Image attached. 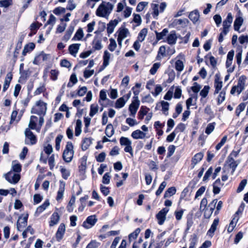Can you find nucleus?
<instances>
[{
	"label": "nucleus",
	"instance_id": "obj_39",
	"mask_svg": "<svg viewBox=\"0 0 248 248\" xmlns=\"http://www.w3.org/2000/svg\"><path fill=\"white\" fill-rule=\"evenodd\" d=\"M76 200V197L75 196H72L69 203L67 206V210L68 212H71L73 210V206L74 205Z\"/></svg>",
	"mask_w": 248,
	"mask_h": 248
},
{
	"label": "nucleus",
	"instance_id": "obj_22",
	"mask_svg": "<svg viewBox=\"0 0 248 248\" xmlns=\"http://www.w3.org/2000/svg\"><path fill=\"white\" fill-rule=\"evenodd\" d=\"M129 33V32L127 29L122 27L119 30V34L118 38L124 40L127 36Z\"/></svg>",
	"mask_w": 248,
	"mask_h": 248
},
{
	"label": "nucleus",
	"instance_id": "obj_11",
	"mask_svg": "<svg viewBox=\"0 0 248 248\" xmlns=\"http://www.w3.org/2000/svg\"><path fill=\"white\" fill-rule=\"evenodd\" d=\"M140 101L139 100H134L130 105L129 110L130 112V115L134 117L139 107Z\"/></svg>",
	"mask_w": 248,
	"mask_h": 248
},
{
	"label": "nucleus",
	"instance_id": "obj_20",
	"mask_svg": "<svg viewBox=\"0 0 248 248\" xmlns=\"http://www.w3.org/2000/svg\"><path fill=\"white\" fill-rule=\"evenodd\" d=\"M65 182L63 181H60V185L59 189L57 193V196L56 199L57 200L59 201L60 200H61L62 199L63 195V192L64 191L65 188Z\"/></svg>",
	"mask_w": 248,
	"mask_h": 248
},
{
	"label": "nucleus",
	"instance_id": "obj_34",
	"mask_svg": "<svg viewBox=\"0 0 248 248\" xmlns=\"http://www.w3.org/2000/svg\"><path fill=\"white\" fill-rule=\"evenodd\" d=\"M110 55L111 54L107 50L105 51L103 56V65L104 67H106L109 64Z\"/></svg>",
	"mask_w": 248,
	"mask_h": 248
},
{
	"label": "nucleus",
	"instance_id": "obj_51",
	"mask_svg": "<svg viewBox=\"0 0 248 248\" xmlns=\"http://www.w3.org/2000/svg\"><path fill=\"white\" fill-rule=\"evenodd\" d=\"M120 142L121 145L128 146L131 145V141L127 138L122 137L120 138Z\"/></svg>",
	"mask_w": 248,
	"mask_h": 248
},
{
	"label": "nucleus",
	"instance_id": "obj_42",
	"mask_svg": "<svg viewBox=\"0 0 248 248\" xmlns=\"http://www.w3.org/2000/svg\"><path fill=\"white\" fill-rule=\"evenodd\" d=\"M168 32V30L167 29H164L161 32L156 31V39L158 41L163 39V37L166 36Z\"/></svg>",
	"mask_w": 248,
	"mask_h": 248
},
{
	"label": "nucleus",
	"instance_id": "obj_38",
	"mask_svg": "<svg viewBox=\"0 0 248 248\" xmlns=\"http://www.w3.org/2000/svg\"><path fill=\"white\" fill-rule=\"evenodd\" d=\"M167 7V4L165 2L161 3L159 5V9H158V5L156 4V17L158 16L159 12L162 13L164 12Z\"/></svg>",
	"mask_w": 248,
	"mask_h": 248
},
{
	"label": "nucleus",
	"instance_id": "obj_33",
	"mask_svg": "<svg viewBox=\"0 0 248 248\" xmlns=\"http://www.w3.org/2000/svg\"><path fill=\"white\" fill-rule=\"evenodd\" d=\"M160 104L162 107V111L163 113L165 115H167L168 114V111L169 109V103L168 102L162 101H161Z\"/></svg>",
	"mask_w": 248,
	"mask_h": 248
},
{
	"label": "nucleus",
	"instance_id": "obj_36",
	"mask_svg": "<svg viewBox=\"0 0 248 248\" xmlns=\"http://www.w3.org/2000/svg\"><path fill=\"white\" fill-rule=\"evenodd\" d=\"M147 33V30L145 28L142 29L139 34L137 40L140 42L144 41Z\"/></svg>",
	"mask_w": 248,
	"mask_h": 248
},
{
	"label": "nucleus",
	"instance_id": "obj_15",
	"mask_svg": "<svg viewBox=\"0 0 248 248\" xmlns=\"http://www.w3.org/2000/svg\"><path fill=\"white\" fill-rule=\"evenodd\" d=\"M218 222H219V219L218 218H215L212 224L210 229L207 232V235H208L210 237H212L213 236L214 232L217 229V226L218 224Z\"/></svg>",
	"mask_w": 248,
	"mask_h": 248
},
{
	"label": "nucleus",
	"instance_id": "obj_50",
	"mask_svg": "<svg viewBox=\"0 0 248 248\" xmlns=\"http://www.w3.org/2000/svg\"><path fill=\"white\" fill-rule=\"evenodd\" d=\"M62 135H59L55 139V148L57 151H59L60 149V143L62 140Z\"/></svg>",
	"mask_w": 248,
	"mask_h": 248
},
{
	"label": "nucleus",
	"instance_id": "obj_18",
	"mask_svg": "<svg viewBox=\"0 0 248 248\" xmlns=\"http://www.w3.org/2000/svg\"><path fill=\"white\" fill-rule=\"evenodd\" d=\"M214 86L215 88V94L218 93L222 87V82L219 80V78L217 75H216Z\"/></svg>",
	"mask_w": 248,
	"mask_h": 248
},
{
	"label": "nucleus",
	"instance_id": "obj_37",
	"mask_svg": "<svg viewBox=\"0 0 248 248\" xmlns=\"http://www.w3.org/2000/svg\"><path fill=\"white\" fill-rule=\"evenodd\" d=\"M12 171H14V172L18 173L21 171V166L19 163H17L16 161H14L12 162Z\"/></svg>",
	"mask_w": 248,
	"mask_h": 248
},
{
	"label": "nucleus",
	"instance_id": "obj_1",
	"mask_svg": "<svg viewBox=\"0 0 248 248\" xmlns=\"http://www.w3.org/2000/svg\"><path fill=\"white\" fill-rule=\"evenodd\" d=\"M114 5L110 2L103 1L98 7L96 14L98 16L106 17L109 15Z\"/></svg>",
	"mask_w": 248,
	"mask_h": 248
},
{
	"label": "nucleus",
	"instance_id": "obj_16",
	"mask_svg": "<svg viewBox=\"0 0 248 248\" xmlns=\"http://www.w3.org/2000/svg\"><path fill=\"white\" fill-rule=\"evenodd\" d=\"M65 231V225L61 223L59 227L58 231L56 234V237L58 241L61 240L63 237Z\"/></svg>",
	"mask_w": 248,
	"mask_h": 248
},
{
	"label": "nucleus",
	"instance_id": "obj_47",
	"mask_svg": "<svg viewBox=\"0 0 248 248\" xmlns=\"http://www.w3.org/2000/svg\"><path fill=\"white\" fill-rule=\"evenodd\" d=\"M246 105L244 103H240L235 109V114L236 116H239L240 113L243 111L245 108Z\"/></svg>",
	"mask_w": 248,
	"mask_h": 248
},
{
	"label": "nucleus",
	"instance_id": "obj_26",
	"mask_svg": "<svg viewBox=\"0 0 248 248\" xmlns=\"http://www.w3.org/2000/svg\"><path fill=\"white\" fill-rule=\"evenodd\" d=\"M92 139L89 138L83 139L81 145V148L83 151L86 150L92 143Z\"/></svg>",
	"mask_w": 248,
	"mask_h": 248
},
{
	"label": "nucleus",
	"instance_id": "obj_5",
	"mask_svg": "<svg viewBox=\"0 0 248 248\" xmlns=\"http://www.w3.org/2000/svg\"><path fill=\"white\" fill-rule=\"evenodd\" d=\"M5 179L11 184H16L20 179V175L11 170L5 174Z\"/></svg>",
	"mask_w": 248,
	"mask_h": 248
},
{
	"label": "nucleus",
	"instance_id": "obj_59",
	"mask_svg": "<svg viewBox=\"0 0 248 248\" xmlns=\"http://www.w3.org/2000/svg\"><path fill=\"white\" fill-rule=\"evenodd\" d=\"M247 183V180L246 179H243L242 180L241 182L240 183L239 186L237 189V192L239 193L241 192L246 186Z\"/></svg>",
	"mask_w": 248,
	"mask_h": 248
},
{
	"label": "nucleus",
	"instance_id": "obj_54",
	"mask_svg": "<svg viewBox=\"0 0 248 248\" xmlns=\"http://www.w3.org/2000/svg\"><path fill=\"white\" fill-rule=\"evenodd\" d=\"M13 75L11 72L8 73L5 79L3 85L9 87L11 81L12 79Z\"/></svg>",
	"mask_w": 248,
	"mask_h": 248
},
{
	"label": "nucleus",
	"instance_id": "obj_10",
	"mask_svg": "<svg viewBox=\"0 0 248 248\" xmlns=\"http://www.w3.org/2000/svg\"><path fill=\"white\" fill-rule=\"evenodd\" d=\"M99 104L103 107H107L110 100L107 97L106 92L104 90L100 92L99 94Z\"/></svg>",
	"mask_w": 248,
	"mask_h": 248
},
{
	"label": "nucleus",
	"instance_id": "obj_7",
	"mask_svg": "<svg viewBox=\"0 0 248 248\" xmlns=\"http://www.w3.org/2000/svg\"><path fill=\"white\" fill-rule=\"evenodd\" d=\"M169 209L165 207L163 208L162 210H161L157 215H156V218L158 220V223L159 225H162L166 218V215L169 212Z\"/></svg>",
	"mask_w": 248,
	"mask_h": 248
},
{
	"label": "nucleus",
	"instance_id": "obj_61",
	"mask_svg": "<svg viewBox=\"0 0 248 248\" xmlns=\"http://www.w3.org/2000/svg\"><path fill=\"white\" fill-rule=\"evenodd\" d=\"M207 200L206 198H203L201 202L200 207V210L201 211H203L205 209L207 208Z\"/></svg>",
	"mask_w": 248,
	"mask_h": 248
},
{
	"label": "nucleus",
	"instance_id": "obj_6",
	"mask_svg": "<svg viewBox=\"0 0 248 248\" xmlns=\"http://www.w3.org/2000/svg\"><path fill=\"white\" fill-rule=\"evenodd\" d=\"M189 21L186 18L175 19L170 24V26L173 28H185L187 26Z\"/></svg>",
	"mask_w": 248,
	"mask_h": 248
},
{
	"label": "nucleus",
	"instance_id": "obj_27",
	"mask_svg": "<svg viewBox=\"0 0 248 248\" xmlns=\"http://www.w3.org/2000/svg\"><path fill=\"white\" fill-rule=\"evenodd\" d=\"M199 14L197 10L191 12L189 15V19L194 23H196L199 18Z\"/></svg>",
	"mask_w": 248,
	"mask_h": 248
},
{
	"label": "nucleus",
	"instance_id": "obj_43",
	"mask_svg": "<svg viewBox=\"0 0 248 248\" xmlns=\"http://www.w3.org/2000/svg\"><path fill=\"white\" fill-rule=\"evenodd\" d=\"M37 121V117L35 116H31L29 124V126L32 129L36 127V122Z\"/></svg>",
	"mask_w": 248,
	"mask_h": 248
},
{
	"label": "nucleus",
	"instance_id": "obj_46",
	"mask_svg": "<svg viewBox=\"0 0 248 248\" xmlns=\"http://www.w3.org/2000/svg\"><path fill=\"white\" fill-rule=\"evenodd\" d=\"M175 69L179 72L182 71L184 69V64L183 62L180 60H178L175 63Z\"/></svg>",
	"mask_w": 248,
	"mask_h": 248
},
{
	"label": "nucleus",
	"instance_id": "obj_45",
	"mask_svg": "<svg viewBox=\"0 0 248 248\" xmlns=\"http://www.w3.org/2000/svg\"><path fill=\"white\" fill-rule=\"evenodd\" d=\"M98 106L97 105L92 104L91 106L90 116L93 117L96 113L98 112Z\"/></svg>",
	"mask_w": 248,
	"mask_h": 248
},
{
	"label": "nucleus",
	"instance_id": "obj_48",
	"mask_svg": "<svg viewBox=\"0 0 248 248\" xmlns=\"http://www.w3.org/2000/svg\"><path fill=\"white\" fill-rule=\"evenodd\" d=\"M210 87L208 85L204 86L202 90L200 92V94L202 98L206 97L209 93Z\"/></svg>",
	"mask_w": 248,
	"mask_h": 248
},
{
	"label": "nucleus",
	"instance_id": "obj_49",
	"mask_svg": "<svg viewBox=\"0 0 248 248\" xmlns=\"http://www.w3.org/2000/svg\"><path fill=\"white\" fill-rule=\"evenodd\" d=\"M49 55L46 54L43 52L41 53L36 58H35L33 61V63L36 64V61L37 59L42 60L43 61H45L47 60Z\"/></svg>",
	"mask_w": 248,
	"mask_h": 248
},
{
	"label": "nucleus",
	"instance_id": "obj_63",
	"mask_svg": "<svg viewBox=\"0 0 248 248\" xmlns=\"http://www.w3.org/2000/svg\"><path fill=\"white\" fill-rule=\"evenodd\" d=\"M61 172L62 174V177L64 179H67L70 175L69 170L65 168H62L61 169Z\"/></svg>",
	"mask_w": 248,
	"mask_h": 248
},
{
	"label": "nucleus",
	"instance_id": "obj_31",
	"mask_svg": "<svg viewBox=\"0 0 248 248\" xmlns=\"http://www.w3.org/2000/svg\"><path fill=\"white\" fill-rule=\"evenodd\" d=\"M233 17L231 13H228L226 19L223 22V26L230 27L232 22Z\"/></svg>",
	"mask_w": 248,
	"mask_h": 248
},
{
	"label": "nucleus",
	"instance_id": "obj_55",
	"mask_svg": "<svg viewBox=\"0 0 248 248\" xmlns=\"http://www.w3.org/2000/svg\"><path fill=\"white\" fill-rule=\"evenodd\" d=\"M140 232V228L136 229L133 232L129 235V240L132 241V240L135 239L137 237Z\"/></svg>",
	"mask_w": 248,
	"mask_h": 248
},
{
	"label": "nucleus",
	"instance_id": "obj_58",
	"mask_svg": "<svg viewBox=\"0 0 248 248\" xmlns=\"http://www.w3.org/2000/svg\"><path fill=\"white\" fill-rule=\"evenodd\" d=\"M44 151L47 155H50L53 152L52 145L49 144H45L44 146Z\"/></svg>",
	"mask_w": 248,
	"mask_h": 248
},
{
	"label": "nucleus",
	"instance_id": "obj_28",
	"mask_svg": "<svg viewBox=\"0 0 248 248\" xmlns=\"http://www.w3.org/2000/svg\"><path fill=\"white\" fill-rule=\"evenodd\" d=\"M114 133V129L112 124H109L107 125L105 129L106 136L110 138Z\"/></svg>",
	"mask_w": 248,
	"mask_h": 248
},
{
	"label": "nucleus",
	"instance_id": "obj_14",
	"mask_svg": "<svg viewBox=\"0 0 248 248\" xmlns=\"http://www.w3.org/2000/svg\"><path fill=\"white\" fill-rule=\"evenodd\" d=\"M203 156L204 154L202 152H199L194 155L191 160L192 168H194L196 165L202 160Z\"/></svg>",
	"mask_w": 248,
	"mask_h": 248
},
{
	"label": "nucleus",
	"instance_id": "obj_35",
	"mask_svg": "<svg viewBox=\"0 0 248 248\" xmlns=\"http://www.w3.org/2000/svg\"><path fill=\"white\" fill-rule=\"evenodd\" d=\"M82 122L80 120L78 119L76 122V126L75 128V135L78 136L81 132Z\"/></svg>",
	"mask_w": 248,
	"mask_h": 248
},
{
	"label": "nucleus",
	"instance_id": "obj_9",
	"mask_svg": "<svg viewBox=\"0 0 248 248\" xmlns=\"http://www.w3.org/2000/svg\"><path fill=\"white\" fill-rule=\"evenodd\" d=\"M28 216V214H26L19 217L17 222V228L18 230L20 229L23 228L27 225Z\"/></svg>",
	"mask_w": 248,
	"mask_h": 248
},
{
	"label": "nucleus",
	"instance_id": "obj_60",
	"mask_svg": "<svg viewBox=\"0 0 248 248\" xmlns=\"http://www.w3.org/2000/svg\"><path fill=\"white\" fill-rule=\"evenodd\" d=\"M182 95V90L180 86L176 87L174 93V98L175 99H179Z\"/></svg>",
	"mask_w": 248,
	"mask_h": 248
},
{
	"label": "nucleus",
	"instance_id": "obj_32",
	"mask_svg": "<svg viewBox=\"0 0 248 248\" xmlns=\"http://www.w3.org/2000/svg\"><path fill=\"white\" fill-rule=\"evenodd\" d=\"M166 56V47L164 46H160L157 55L156 57V60H159L162 57H164Z\"/></svg>",
	"mask_w": 248,
	"mask_h": 248
},
{
	"label": "nucleus",
	"instance_id": "obj_2",
	"mask_svg": "<svg viewBox=\"0 0 248 248\" xmlns=\"http://www.w3.org/2000/svg\"><path fill=\"white\" fill-rule=\"evenodd\" d=\"M73 149L72 143L71 141L67 142L62 154V158L66 162L69 163L72 161L74 154Z\"/></svg>",
	"mask_w": 248,
	"mask_h": 248
},
{
	"label": "nucleus",
	"instance_id": "obj_30",
	"mask_svg": "<svg viewBox=\"0 0 248 248\" xmlns=\"http://www.w3.org/2000/svg\"><path fill=\"white\" fill-rule=\"evenodd\" d=\"M176 192V188L174 186L169 188L165 192L164 198H166L174 195Z\"/></svg>",
	"mask_w": 248,
	"mask_h": 248
},
{
	"label": "nucleus",
	"instance_id": "obj_56",
	"mask_svg": "<svg viewBox=\"0 0 248 248\" xmlns=\"http://www.w3.org/2000/svg\"><path fill=\"white\" fill-rule=\"evenodd\" d=\"M49 205V202L48 201H46L41 206H39L37 208L36 212L38 213H41L43 212L44 210H45L46 207H47Z\"/></svg>",
	"mask_w": 248,
	"mask_h": 248
},
{
	"label": "nucleus",
	"instance_id": "obj_4",
	"mask_svg": "<svg viewBox=\"0 0 248 248\" xmlns=\"http://www.w3.org/2000/svg\"><path fill=\"white\" fill-rule=\"evenodd\" d=\"M25 134L26 136L25 142L26 144L33 145L36 143L37 141L36 137L29 128L26 129Z\"/></svg>",
	"mask_w": 248,
	"mask_h": 248
},
{
	"label": "nucleus",
	"instance_id": "obj_23",
	"mask_svg": "<svg viewBox=\"0 0 248 248\" xmlns=\"http://www.w3.org/2000/svg\"><path fill=\"white\" fill-rule=\"evenodd\" d=\"M243 23V19L242 17H237L234 22L233 27L234 30L239 31V29Z\"/></svg>",
	"mask_w": 248,
	"mask_h": 248
},
{
	"label": "nucleus",
	"instance_id": "obj_52",
	"mask_svg": "<svg viewBox=\"0 0 248 248\" xmlns=\"http://www.w3.org/2000/svg\"><path fill=\"white\" fill-rule=\"evenodd\" d=\"M198 238L197 234L195 233H193L191 236V238L190 239V244L189 246L195 248V246L197 242Z\"/></svg>",
	"mask_w": 248,
	"mask_h": 248
},
{
	"label": "nucleus",
	"instance_id": "obj_44",
	"mask_svg": "<svg viewBox=\"0 0 248 248\" xmlns=\"http://www.w3.org/2000/svg\"><path fill=\"white\" fill-rule=\"evenodd\" d=\"M186 129V125L183 123L179 124L175 128L174 131L176 133H178L179 132H183L185 131Z\"/></svg>",
	"mask_w": 248,
	"mask_h": 248
},
{
	"label": "nucleus",
	"instance_id": "obj_64",
	"mask_svg": "<svg viewBox=\"0 0 248 248\" xmlns=\"http://www.w3.org/2000/svg\"><path fill=\"white\" fill-rule=\"evenodd\" d=\"M201 89V86L197 82H194L193 86L191 87V90L194 93H198Z\"/></svg>",
	"mask_w": 248,
	"mask_h": 248
},
{
	"label": "nucleus",
	"instance_id": "obj_29",
	"mask_svg": "<svg viewBox=\"0 0 248 248\" xmlns=\"http://www.w3.org/2000/svg\"><path fill=\"white\" fill-rule=\"evenodd\" d=\"M35 47V45L33 43H31L26 45L22 51V55L25 56L26 54L32 51Z\"/></svg>",
	"mask_w": 248,
	"mask_h": 248
},
{
	"label": "nucleus",
	"instance_id": "obj_40",
	"mask_svg": "<svg viewBox=\"0 0 248 248\" xmlns=\"http://www.w3.org/2000/svg\"><path fill=\"white\" fill-rule=\"evenodd\" d=\"M125 104V101L124 97L119 98L115 103V107L116 108H120L123 107Z\"/></svg>",
	"mask_w": 248,
	"mask_h": 248
},
{
	"label": "nucleus",
	"instance_id": "obj_57",
	"mask_svg": "<svg viewBox=\"0 0 248 248\" xmlns=\"http://www.w3.org/2000/svg\"><path fill=\"white\" fill-rule=\"evenodd\" d=\"M109 41L110 44L108 45V48L110 51H113L117 47L116 42L115 40L113 38H110L109 39Z\"/></svg>",
	"mask_w": 248,
	"mask_h": 248
},
{
	"label": "nucleus",
	"instance_id": "obj_62",
	"mask_svg": "<svg viewBox=\"0 0 248 248\" xmlns=\"http://www.w3.org/2000/svg\"><path fill=\"white\" fill-rule=\"evenodd\" d=\"M175 146L173 145H170L168 148L167 158L170 157L174 154L175 150Z\"/></svg>",
	"mask_w": 248,
	"mask_h": 248
},
{
	"label": "nucleus",
	"instance_id": "obj_41",
	"mask_svg": "<svg viewBox=\"0 0 248 248\" xmlns=\"http://www.w3.org/2000/svg\"><path fill=\"white\" fill-rule=\"evenodd\" d=\"M215 125V122L209 124L205 129V133L207 134V135H209L210 134H211L214 131Z\"/></svg>",
	"mask_w": 248,
	"mask_h": 248
},
{
	"label": "nucleus",
	"instance_id": "obj_12",
	"mask_svg": "<svg viewBox=\"0 0 248 248\" xmlns=\"http://www.w3.org/2000/svg\"><path fill=\"white\" fill-rule=\"evenodd\" d=\"M240 209L238 211H237L236 212L234 215L233 218L229 224V226L228 228V232H231L233 231V229H234L236 223L237 222L238 220H239V217H238V212H239Z\"/></svg>",
	"mask_w": 248,
	"mask_h": 248
},
{
	"label": "nucleus",
	"instance_id": "obj_13",
	"mask_svg": "<svg viewBox=\"0 0 248 248\" xmlns=\"http://www.w3.org/2000/svg\"><path fill=\"white\" fill-rule=\"evenodd\" d=\"M246 77L244 76H241L238 80V83L235 86L237 87V93L240 94L245 89V81Z\"/></svg>",
	"mask_w": 248,
	"mask_h": 248
},
{
	"label": "nucleus",
	"instance_id": "obj_21",
	"mask_svg": "<svg viewBox=\"0 0 248 248\" xmlns=\"http://www.w3.org/2000/svg\"><path fill=\"white\" fill-rule=\"evenodd\" d=\"M80 46V44H74L70 45L69 46V51L70 53L74 56H76L79 50Z\"/></svg>",
	"mask_w": 248,
	"mask_h": 248
},
{
	"label": "nucleus",
	"instance_id": "obj_8",
	"mask_svg": "<svg viewBox=\"0 0 248 248\" xmlns=\"http://www.w3.org/2000/svg\"><path fill=\"white\" fill-rule=\"evenodd\" d=\"M97 221V218L95 215L90 216L83 222L82 226L86 229H90L96 223Z\"/></svg>",
	"mask_w": 248,
	"mask_h": 248
},
{
	"label": "nucleus",
	"instance_id": "obj_25",
	"mask_svg": "<svg viewBox=\"0 0 248 248\" xmlns=\"http://www.w3.org/2000/svg\"><path fill=\"white\" fill-rule=\"evenodd\" d=\"M145 135L146 134L140 130H135L131 134V136L135 139H143Z\"/></svg>",
	"mask_w": 248,
	"mask_h": 248
},
{
	"label": "nucleus",
	"instance_id": "obj_3",
	"mask_svg": "<svg viewBox=\"0 0 248 248\" xmlns=\"http://www.w3.org/2000/svg\"><path fill=\"white\" fill-rule=\"evenodd\" d=\"M46 104L41 100H39L36 103V106L32 108L31 113L37 114L38 115H44L46 111Z\"/></svg>",
	"mask_w": 248,
	"mask_h": 248
},
{
	"label": "nucleus",
	"instance_id": "obj_53",
	"mask_svg": "<svg viewBox=\"0 0 248 248\" xmlns=\"http://www.w3.org/2000/svg\"><path fill=\"white\" fill-rule=\"evenodd\" d=\"M225 92L223 90L220 93L217 98V105L221 104L225 99Z\"/></svg>",
	"mask_w": 248,
	"mask_h": 248
},
{
	"label": "nucleus",
	"instance_id": "obj_19",
	"mask_svg": "<svg viewBox=\"0 0 248 248\" xmlns=\"http://www.w3.org/2000/svg\"><path fill=\"white\" fill-rule=\"evenodd\" d=\"M118 21L117 20L110 21L107 26V32L108 34H111L114 30L115 27L117 25Z\"/></svg>",
	"mask_w": 248,
	"mask_h": 248
},
{
	"label": "nucleus",
	"instance_id": "obj_17",
	"mask_svg": "<svg viewBox=\"0 0 248 248\" xmlns=\"http://www.w3.org/2000/svg\"><path fill=\"white\" fill-rule=\"evenodd\" d=\"M177 37L175 31H170L167 37V42L170 45H174L176 44Z\"/></svg>",
	"mask_w": 248,
	"mask_h": 248
},
{
	"label": "nucleus",
	"instance_id": "obj_24",
	"mask_svg": "<svg viewBox=\"0 0 248 248\" xmlns=\"http://www.w3.org/2000/svg\"><path fill=\"white\" fill-rule=\"evenodd\" d=\"M60 216L58 213L54 212L51 217V220L49 222V226L52 227L57 224L60 220Z\"/></svg>",
	"mask_w": 248,
	"mask_h": 248
}]
</instances>
